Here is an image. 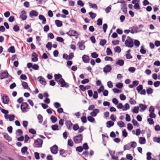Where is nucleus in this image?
<instances>
[{"instance_id":"f257e3e1","label":"nucleus","mask_w":160,"mask_h":160,"mask_svg":"<svg viewBox=\"0 0 160 160\" xmlns=\"http://www.w3.org/2000/svg\"><path fill=\"white\" fill-rule=\"evenodd\" d=\"M55 80L57 82L61 83V87H62L68 88L69 87L68 83L66 82L64 79L62 78V76L60 74L54 75Z\"/></svg>"},{"instance_id":"f03ea898","label":"nucleus","mask_w":160,"mask_h":160,"mask_svg":"<svg viewBox=\"0 0 160 160\" xmlns=\"http://www.w3.org/2000/svg\"><path fill=\"white\" fill-rule=\"evenodd\" d=\"M42 140L40 138H37L35 140L33 145L34 148H40L42 147Z\"/></svg>"},{"instance_id":"7ed1b4c3","label":"nucleus","mask_w":160,"mask_h":160,"mask_svg":"<svg viewBox=\"0 0 160 160\" xmlns=\"http://www.w3.org/2000/svg\"><path fill=\"white\" fill-rule=\"evenodd\" d=\"M125 44L127 47L132 48L134 45L133 40L130 37L128 36L127 39L125 42Z\"/></svg>"},{"instance_id":"20e7f679","label":"nucleus","mask_w":160,"mask_h":160,"mask_svg":"<svg viewBox=\"0 0 160 160\" xmlns=\"http://www.w3.org/2000/svg\"><path fill=\"white\" fill-rule=\"evenodd\" d=\"M21 109L22 112H28L30 109L29 105L27 102H22L21 105Z\"/></svg>"},{"instance_id":"39448f33","label":"nucleus","mask_w":160,"mask_h":160,"mask_svg":"<svg viewBox=\"0 0 160 160\" xmlns=\"http://www.w3.org/2000/svg\"><path fill=\"white\" fill-rule=\"evenodd\" d=\"M82 138L83 136L82 135L80 134L75 137L74 138L73 140L75 143H79L82 141Z\"/></svg>"},{"instance_id":"423d86ee","label":"nucleus","mask_w":160,"mask_h":160,"mask_svg":"<svg viewBox=\"0 0 160 160\" xmlns=\"http://www.w3.org/2000/svg\"><path fill=\"white\" fill-rule=\"evenodd\" d=\"M67 34L70 36H77L78 35V33L76 31L70 29V30L67 32Z\"/></svg>"},{"instance_id":"0eeeda50","label":"nucleus","mask_w":160,"mask_h":160,"mask_svg":"<svg viewBox=\"0 0 160 160\" xmlns=\"http://www.w3.org/2000/svg\"><path fill=\"white\" fill-rule=\"evenodd\" d=\"M58 146L54 145L50 148L51 153L53 154H56L58 152Z\"/></svg>"},{"instance_id":"6e6552de","label":"nucleus","mask_w":160,"mask_h":160,"mask_svg":"<svg viewBox=\"0 0 160 160\" xmlns=\"http://www.w3.org/2000/svg\"><path fill=\"white\" fill-rule=\"evenodd\" d=\"M112 69V67L109 65H106L103 68V71L104 73H107L110 72Z\"/></svg>"},{"instance_id":"1a4fd4ad","label":"nucleus","mask_w":160,"mask_h":160,"mask_svg":"<svg viewBox=\"0 0 160 160\" xmlns=\"http://www.w3.org/2000/svg\"><path fill=\"white\" fill-rule=\"evenodd\" d=\"M8 73L6 71L2 72L0 75V79H2L8 77Z\"/></svg>"},{"instance_id":"9d476101","label":"nucleus","mask_w":160,"mask_h":160,"mask_svg":"<svg viewBox=\"0 0 160 160\" xmlns=\"http://www.w3.org/2000/svg\"><path fill=\"white\" fill-rule=\"evenodd\" d=\"M26 12L25 10H22L21 12V14L20 15V18H21L22 20H24L27 18V16L26 15Z\"/></svg>"},{"instance_id":"9b49d317","label":"nucleus","mask_w":160,"mask_h":160,"mask_svg":"<svg viewBox=\"0 0 160 160\" xmlns=\"http://www.w3.org/2000/svg\"><path fill=\"white\" fill-rule=\"evenodd\" d=\"M38 79H39V81L43 85H45L46 84V82L45 79L42 76H39L38 77Z\"/></svg>"},{"instance_id":"f8f14e48","label":"nucleus","mask_w":160,"mask_h":160,"mask_svg":"<svg viewBox=\"0 0 160 160\" xmlns=\"http://www.w3.org/2000/svg\"><path fill=\"white\" fill-rule=\"evenodd\" d=\"M65 125L66 126L68 129L70 130L71 129V128L72 127L73 124L71 121L68 120L67 121L65 122Z\"/></svg>"},{"instance_id":"ddd939ff","label":"nucleus","mask_w":160,"mask_h":160,"mask_svg":"<svg viewBox=\"0 0 160 160\" xmlns=\"http://www.w3.org/2000/svg\"><path fill=\"white\" fill-rule=\"evenodd\" d=\"M82 59L83 62L87 63L89 62V58L88 56L84 55L82 57Z\"/></svg>"},{"instance_id":"4468645a","label":"nucleus","mask_w":160,"mask_h":160,"mask_svg":"<svg viewBox=\"0 0 160 160\" xmlns=\"http://www.w3.org/2000/svg\"><path fill=\"white\" fill-rule=\"evenodd\" d=\"M99 112V110L98 109H95L90 113V115L92 117H95L97 114Z\"/></svg>"},{"instance_id":"2eb2a0df","label":"nucleus","mask_w":160,"mask_h":160,"mask_svg":"<svg viewBox=\"0 0 160 160\" xmlns=\"http://www.w3.org/2000/svg\"><path fill=\"white\" fill-rule=\"evenodd\" d=\"M121 8L122 11L125 14H126L127 13V11L126 4H122L121 5Z\"/></svg>"},{"instance_id":"dca6fc26","label":"nucleus","mask_w":160,"mask_h":160,"mask_svg":"<svg viewBox=\"0 0 160 160\" xmlns=\"http://www.w3.org/2000/svg\"><path fill=\"white\" fill-rule=\"evenodd\" d=\"M2 102L4 104L8 103L9 101V98L7 96H3L2 97Z\"/></svg>"},{"instance_id":"f3484780","label":"nucleus","mask_w":160,"mask_h":160,"mask_svg":"<svg viewBox=\"0 0 160 160\" xmlns=\"http://www.w3.org/2000/svg\"><path fill=\"white\" fill-rule=\"evenodd\" d=\"M41 20H42V24H46V19L44 16L43 15H39L38 17Z\"/></svg>"},{"instance_id":"a211bd4d","label":"nucleus","mask_w":160,"mask_h":160,"mask_svg":"<svg viewBox=\"0 0 160 160\" xmlns=\"http://www.w3.org/2000/svg\"><path fill=\"white\" fill-rule=\"evenodd\" d=\"M139 107L141 108L140 111L141 112L145 111L147 108V106L146 105H144L142 104H139Z\"/></svg>"},{"instance_id":"6ab92c4d","label":"nucleus","mask_w":160,"mask_h":160,"mask_svg":"<svg viewBox=\"0 0 160 160\" xmlns=\"http://www.w3.org/2000/svg\"><path fill=\"white\" fill-rule=\"evenodd\" d=\"M38 15V12L35 10H32L30 12V16L32 18L33 16H37Z\"/></svg>"},{"instance_id":"aec40b11","label":"nucleus","mask_w":160,"mask_h":160,"mask_svg":"<svg viewBox=\"0 0 160 160\" xmlns=\"http://www.w3.org/2000/svg\"><path fill=\"white\" fill-rule=\"evenodd\" d=\"M78 45L79 46V49L81 50H83L85 49V46L81 42H79L78 43Z\"/></svg>"},{"instance_id":"412c9836","label":"nucleus","mask_w":160,"mask_h":160,"mask_svg":"<svg viewBox=\"0 0 160 160\" xmlns=\"http://www.w3.org/2000/svg\"><path fill=\"white\" fill-rule=\"evenodd\" d=\"M116 64L120 66H122L124 64V61L122 59H119L116 62Z\"/></svg>"},{"instance_id":"4be33fe9","label":"nucleus","mask_w":160,"mask_h":160,"mask_svg":"<svg viewBox=\"0 0 160 160\" xmlns=\"http://www.w3.org/2000/svg\"><path fill=\"white\" fill-rule=\"evenodd\" d=\"M22 85L24 89H30V88L28 87V84L27 82L24 81L22 82Z\"/></svg>"},{"instance_id":"5701e85b","label":"nucleus","mask_w":160,"mask_h":160,"mask_svg":"<svg viewBox=\"0 0 160 160\" xmlns=\"http://www.w3.org/2000/svg\"><path fill=\"white\" fill-rule=\"evenodd\" d=\"M3 134L4 136V138L8 141H10L11 140V138L8 135L7 133H3Z\"/></svg>"},{"instance_id":"b1692460","label":"nucleus","mask_w":160,"mask_h":160,"mask_svg":"<svg viewBox=\"0 0 160 160\" xmlns=\"http://www.w3.org/2000/svg\"><path fill=\"white\" fill-rule=\"evenodd\" d=\"M114 124V123L112 121H109L107 122V127L108 128H110L113 126Z\"/></svg>"},{"instance_id":"393cba45","label":"nucleus","mask_w":160,"mask_h":160,"mask_svg":"<svg viewBox=\"0 0 160 160\" xmlns=\"http://www.w3.org/2000/svg\"><path fill=\"white\" fill-rule=\"evenodd\" d=\"M139 142L141 144H144L146 142L145 138L142 137H140L139 138Z\"/></svg>"},{"instance_id":"a878e982","label":"nucleus","mask_w":160,"mask_h":160,"mask_svg":"<svg viewBox=\"0 0 160 160\" xmlns=\"http://www.w3.org/2000/svg\"><path fill=\"white\" fill-rule=\"evenodd\" d=\"M55 23L58 27H60L62 25V22L59 20H56Z\"/></svg>"},{"instance_id":"bb28decb","label":"nucleus","mask_w":160,"mask_h":160,"mask_svg":"<svg viewBox=\"0 0 160 160\" xmlns=\"http://www.w3.org/2000/svg\"><path fill=\"white\" fill-rule=\"evenodd\" d=\"M8 51L12 53H14L15 52L14 47L13 46L10 47L8 49Z\"/></svg>"},{"instance_id":"cd10ccee","label":"nucleus","mask_w":160,"mask_h":160,"mask_svg":"<svg viewBox=\"0 0 160 160\" xmlns=\"http://www.w3.org/2000/svg\"><path fill=\"white\" fill-rule=\"evenodd\" d=\"M88 3L90 7L96 10L98 9V6L95 3L92 4L90 2H89Z\"/></svg>"},{"instance_id":"c85d7f7f","label":"nucleus","mask_w":160,"mask_h":160,"mask_svg":"<svg viewBox=\"0 0 160 160\" xmlns=\"http://www.w3.org/2000/svg\"><path fill=\"white\" fill-rule=\"evenodd\" d=\"M131 147H130V143H129L128 144L125 145L123 147V149L124 151L127 150H129Z\"/></svg>"},{"instance_id":"c756f323","label":"nucleus","mask_w":160,"mask_h":160,"mask_svg":"<svg viewBox=\"0 0 160 160\" xmlns=\"http://www.w3.org/2000/svg\"><path fill=\"white\" fill-rule=\"evenodd\" d=\"M52 47V45L51 42H48L46 45V47L48 50H50Z\"/></svg>"},{"instance_id":"7c9ffc66","label":"nucleus","mask_w":160,"mask_h":160,"mask_svg":"<svg viewBox=\"0 0 160 160\" xmlns=\"http://www.w3.org/2000/svg\"><path fill=\"white\" fill-rule=\"evenodd\" d=\"M130 108V106L129 104L128 103H126L124 105V106L123 107L122 109L123 111L127 110L128 109Z\"/></svg>"},{"instance_id":"2f4dec72","label":"nucleus","mask_w":160,"mask_h":160,"mask_svg":"<svg viewBox=\"0 0 160 160\" xmlns=\"http://www.w3.org/2000/svg\"><path fill=\"white\" fill-rule=\"evenodd\" d=\"M51 128L54 131L58 130H59L58 126L56 124L52 125Z\"/></svg>"},{"instance_id":"473e14b6","label":"nucleus","mask_w":160,"mask_h":160,"mask_svg":"<svg viewBox=\"0 0 160 160\" xmlns=\"http://www.w3.org/2000/svg\"><path fill=\"white\" fill-rule=\"evenodd\" d=\"M88 14L90 15V17L92 19L94 18L96 16V14L95 13L92 12H89Z\"/></svg>"},{"instance_id":"72a5a7b5","label":"nucleus","mask_w":160,"mask_h":160,"mask_svg":"<svg viewBox=\"0 0 160 160\" xmlns=\"http://www.w3.org/2000/svg\"><path fill=\"white\" fill-rule=\"evenodd\" d=\"M28 150V148L27 147H24L21 149V152L22 154H25V152L27 151Z\"/></svg>"},{"instance_id":"f704fd0d","label":"nucleus","mask_w":160,"mask_h":160,"mask_svg":"<svg viewBox=\"0 0 160 160\" xmlns=\"http://www.w3.org/2000/svg\"><path fill=\"white\" fill-rule=\"evenodd\" d=\"M38 118L39 120V122L42 123L43 121V117L41 114H39L38 116Z\"/></svg>"},{"instance_id":"c9c22d12","label":"nucleus","mask_w":160,"mask_h":160,"mask_svg":"<svg viewBox=\"0 0 160 160\" xmlns=\"http://www.w3.org/2000/svg\"><path fill=\"white\" fill-rule=\"evenodd\" d=\"M129 102L131 105H134L136 103V102L132 98H131L129 100Z\"/></svg>"},{"instance_id":"e433bc0d","label":"nucleus","mask_w":160,"mask_h":160,"mask_svg":"<svg viewBox=\"0 0 160 160\" xmlns=\"http://www.w3.org/2000/svg\"><path fill=\"white\" fill-rule=\"evenodd\" d=\"M107 41L105 39H101L99 44L102 46H104L106 43Z\"/></svg>"},{"instance_id":"4c0bfd02","label":"nucleus","mask_w":160,"mask_h":160,"mask_svg":"<svg viewBox=\"0 0 160 160\" xmlns=\"http://www.w3.org/2000/svg\"><path fill=\"white\" fill-rule=\"evenodd\" d=\"M114 50L116 52L120 53L121 51V49L120 47L117 46L114 48Z\"/></svg>"},{"instance_id":"58836bf2","label":"nucleus","mask_w":160,"mask_h":160,"mask_svg":"<svg viewBox=\"0 0 160 160\" xmlns=\"http://www.w3.org/2000/svg\"><path fill=\"white\" fill-rule=\"evenodd\" d=\"M118 125L120 127H125V125L123 122L120 121L118 122Z\"/></svg>"},{"instance_id":"ea45409f","label":"nucleus","mask_w":160,"mask_h":160,"mask_svg":"<svg viewBox=\"0 0 160 160\" xmlns=\"http://www.w3.org/2000/svg\"><path fill=\"white\" fill-rule=\"evenodd\" d=\"M139 109V107H135L133 109V112L135 113H138V112Z\"/></svg>"},{"instance_id":"a19ab883","label":"nucleus","mask_w":160,"mask_h":160,"mask_svg":"<svg viewBox=\"0 0 160 160\" xmlns=\"http://www.w3.org/2000/svg\"><path fill=\"white\" fill-rule=\"evenodd\" d=\"M51 119L53 123H55L57 120V118L54 116H52L51 117Z\"/></svg>"},{"instance_id":"79ce46f5","label":"nucleus","mask_w":160,"mask_h":160,"mask_svg":"<svg viewBox=\"0 0 160 160\" xmlns=\"http://www.w3.org/2000/svg\"><path fill=\"white\" fill-rule=\"evenodd\" d=\"M88 120L90 122H92L95 121V119L91 116L88 117Z\"/></svg>"},{"instance_id":"37998d69","label":"nucleus","mask_w":160,"mask_h":160,"mask_svg":"<svg viewBox=\"0 0 160 160\" xmlns=\"http://www.w3.org/2000/svg\"><path fill=\"white\" fill-rule=\"evenodd\" d=\"M143 89V86L142 85H139L136 88V89L138 91V93H139L140 91L142 90Z\"/></svg>"},{"instance_id":"c03bdc74","label":"nucleus","mask_w":160,"mask_h":160,"mask_svg":"<svg viewBox=\"0 0 160 160\" xmlns=\"http://www.w3.org/2000/svg\"><path fill=\"white\" fill-rule=\"evenodd\" d=\"M153 89L151 88H148L146 90L148 94H152L153 92Z\"/></svg>"},{"instance_id":"a18cd8bd","label":"nucleus","mask_w":160,"mask_h":160,"mask_svg":"<svg viewBox=\"0 0 160 160\" xmlns=\"http://www.w3.org/2000/svg\"><path fill=\"white\" fill-rule=\"evenodd\" d=\"M68 145L72 147L73 145V143L72 139H68Z\"/></svg>"},{"instance_id":"49530a36","label":"nucleus","mask_w":160,"mask_h":160,"mask_svg":"<svg viewBox=\"0 0 160 160\" xmlns=\"http://www.w3.org/2000/svg\"><path fill=\"white\" fill-rule=\"evenodd\" d=\"M19 28L17 25H16L13 27V30L16 32H17L19 30Z\"/></svg>"},{"instance_id":"de8ad7c7","label":"nucleus","mask_w":160,"mask_h":160,"mask_svg":"<svg viewBox=\"0 0 160 160\" xmlns=\"http://www.w3.org/2000/svg\"><path fill=\"white\" fill-rule=\"evenodd\" d=\"M91 57L93 58H97L98 56V55L96 52H93L91 53Z\"/></svg>"},{"instance_id":"09e8293b","label":"nucleus","mask_w":160,"mask_h":160,"mask_svg":"<svg viewBox=\"0 0 160 160\" xmlns=\"http://www.w3.org/2000/svg\"><path fill=\"white\" fill-rule=\"evenodd\" d=\"M130 143V147L131 148H135L137 146V143L135 142H132Z\"/></svg>"},{"instance_id":"8fccbe9b","label":"nucleus","mask_w":160,"mask_h":160,"mask_svg":"<svg viewBox=\"0 0 160 160\" xmlns=\"http://www.w3.org/2000/svg\"><path fill=\"white\" fill-rule=\"evenodd\" d=\"M104 86H101L100 87V88L98 89V92L99 93L103 92L104 90Z\"/></svg>"},{"instance_id":"3c124183","label":"nucleus","mask_w":160,"mask_h":160,"mask_svg":"<svg viewBox=\"0 0 160 160\" xmlns=\"http://www.w3.org/2000/svg\"><path fill=\"white\" fill-rule=\"evenodd\" d=\"M107 54V55H110L112 54V52L110 48H108L106 50Z\"/></svg>"},{"instance_id":"603ef678","label":"nucleus","mask_w":160,"mask_h":160,"mask_svg":"<svg viewBox=\"0 0 160 160\" xmlns=\"http://www.w3.org/2000/svg\"><path fill=\"white\" fill-rule=\"evenodd\" d=\"M83 149V148L81 146L77 147L76 148V150L79 152H81Z\"/></svg>"},{"instance_id":"864d4df0","label":"nucleus","mask_w":160,"mask_h":160,"mask_svg":"<svg viewBox=\"0 0 160 160\" xmlns=\"http://www.w3.org/2000/svg\"><path fill=\"white\" fill-rule=\"evenodd\" d=\"M153 140L154 142L160 143V137L158 138L155 137L153 138Z\"/></svg>"},{"instance_id":"5fc2aeb1","label":"nucleus","mask_w":160,"mask_h":160,"mask_svg":"<svg viewBox=\"0 0 160 160\" xmlns=\"http://www.w3.org/2000/svg\"><path fill=\"white\" fill-rule=\"evenodd\" d=\"M8 119L10 121H12L14 120L15 116L13 115H9Z\"/></svg>"},{"instance_id":"6e6d98bb","label":"nucleus","mask_w":160,"mask_h":160,"mask_svg":"<svg viewBox=\"0 0 160 160\" xmlns=\"http://www.w3.org/2000/svg\"><path fill=\"white\" fill-rule=\"evenodd\" d=\"M82 122L83 123H85L87 121V118L85 116H83L81 118Z\"/></svg>"},{"instance_id":"4d7b16f0","label":"nucleus","mask_w":160,"mask_h":160,"mask_svg":"<svg viewBox=\"0 0 160 160\" xmlns=\"http://www.w3.org/2000/svg\"><path fill=\"white\" fill-rule=\"evenodd\" d=\"M116 86L117 88L121 89L122 88L123 85L122 83L119 82L116 85Z\"/></svg>"},{"instance_id":"13d9d810","label":"nucleus","mask_w":160,"mask_h":160,"mask_svg":"<svg viewBox=\"0 0 160 160\" xmlns=\"http://www.w3.org/2000/svg\"><path fill=\"white\" fill-rule=\"evenodd\" d=\"M54 107L56 108H58L61 107L60 104L58 102H55L54 103Z\"/></svg>"},{"instance_id":"bf43d9fd","label":"nucleus","mask_w":160,"mask_h":160,"mask_svg":"<svg viewBox=\"0 0 160 160\" xmlns=\"http://www.w3.org/2000/svg\"><path fill=\"white\" fill-rule=\"evenodd\" d=\"M79 128V127L78 124H75L73 127V129L74 131H77Z\"/></svg>"},{"instance_id":"052dcab7","label":"nucleus","mask_w":160,"mask_h":160,"mask_svg":"<svg viewBox=\"0 0 160 160\" xmlns=\"http://www.w3.org/2000/svg\"><path fill=\"white\" fill-rule=\"evenodd\" d=\"M151 153L150 152H148L147 153V159L148 160H150L151 159Z\"/></svg>"},{"instance_id":"680f3d73","label":"nucleus","mask_w":160,"mask_h":160,"mask_svg":"<svg viewBox=\"0 0 160 160\" xmlns=\"http://www.w3.org/2000/svg\"><path fill=\"white\" fill-rule=\"evenodd\" d=\"M128 71L132 73H133L135 71V68L133 67H131L129 68L128 69Z\"/></svg>"},{"instance_id":"e2e57ef3","label":"nucleus","mask_w":160,"mask_h":160,"mask_svg":"<svg viewBox=\"0 0 160 160\" xmlns=\"http://www.w3.org/2000/svg\"><path fill=\"white\" fill-rule=\"evenodd\" d=\"M134 7L135 9L139 10L140 9V7L139 3H135Z\"/></svg>"},{"instance_id":"0e129e2a","label":"nucleus","mask_w":160,"mask_h":160,"mask_svg":"<svg viewBox=\"0 0 160 160\" xmlns=\"http://www.w3.org/2000/svg\"><path fill=\"white\" fill-rule=\"evenodd\" d=\"M153 85L155 87H158L160 85V81H157L154 82Z\"/></svg>"},{"instance_id":"69168bd1","label":"nucleus","mask_w":160,"mask_h":160,"mask_svg":"<svg viewBox=\"0 0 160 160\" xmlns=\"http://www.w3.org/2000/svg\"><path fill=\"white\" fill-rule=\"evenodd\" d=\"M134 43L135 45L137 47H138L140 44V42L139 41L137 40H134Z\"/></svg>"},{"instance_id":"338daca9","label":"nucleus","mask_w":160,"mask_h":160,"mask_svg":"<svg viewBox=\"0 0 160 160\" xmlns=\"http://www.w3.org/2000/svg\"><path fill=\"white\" fill-rule=\"evenodd\" d=\"M107 85L108 88H112L113 87V85L112 84V83L111 81H109L108 82Z\"/></svg>"},{"instance_id":"774afa93","label":"nucleus","mask_w":160,"mask_h":160,"mask_svg":"<svg viewBox=\"0 0 160 160\" xmlns=\"http://www.w3.org/2000/svg\"><path fill=\"white\" fill-rule=\"evenodd\" d=\"M126 158L129 160H132L133 157L131 154H127L126 155Z\"/></svg>"}]
</instances>
